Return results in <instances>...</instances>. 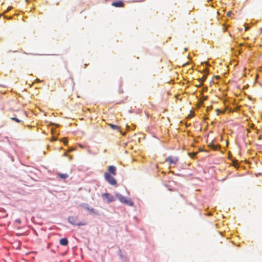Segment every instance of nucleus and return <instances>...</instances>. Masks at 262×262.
Returning a JSON list of instances; mask_svg holds the SVG:
<instances>
[{
    "label": "nucleus",
    "instance_id": "nucleus-6",
    "mask_svg": "<svg viewBox=\"0 0 262 262\" xmlns=\"http://www.w3.org/2000/svg\"><path fill=\"white\" fill-rule=\"evenodd\" d=\"M105 173H108L109 174L116 176L117 174V168L114 165H110L107 167V171Z\"/></svg>",
    "mask_w": 262,
    "mask_h": 262
},
{
    "label": "nucleus",
    "instance_id": "nucleus-3",
    "mask_svg": "<svg viewBox=\"0 0 262 262\" xmlns=\"http://www.w3.org/2000/svg\"><path fill=\"white\" fill-rule=\"evenodd\" d=\"M102 198L103 200H106L108 203L113 202L116 200L115 198L108 192L102 193Z\"/></svg>",
    "mask_w": 262,
    "mask_h": 262
},
{
    "label": "nucleus",
    "instance_id": "nucleus-12",
    "mask_svg": "<svg viewBox=\"0 0 262 262\" xmlns=\"http://www.w3.org/2000/svg\"><path fill=\"white\" fill-rule=\"evenodd\" d=\"M198 88H201V93L206 92L208 90V86L203 84H200L198 86Z\"/></svg>",
    "mask_w": 262,
    "mask_h": 262
},
{
    "label": "nucleus",
    "instance_id": "nucleus-18",
    "mask_svg": "<svg viewBox=\"0 0 262 262\" xmlns=\"http://www.w3.org/2000/svg\"><path fill=\"white\" fill-rule=\"evenodd\" d=\"M85 225V223H82V222H77V224H75V226H83V225Z\"/></svg>",
    "mask_w": 262,
    "mask_h": 262
},
{
    "label": "nucleus",
    "instance_id": "nucleus-23",
    "mask_svg": "<svg viewBox=\"0 0 262 262\" xmlns=\"http://www.w3.org/2000/svg\"><path fill=\"white\" fill-rule=\"evenodd\" d=\"M11 9H12V7H8V10H10Z\"/></svg>",
    "mask_w": 262,
    "mask_h": 262
},
{
    "label": "nucleus",
    "instance_id": "nucleus-11",
    "mask_svg": "<svg viewBox=\"0 0 262 262\" xmlns=\"http://www.w3.org/2000/svg\"><path fill=\"white\" fill-rule=\"evenodd\" d=\"M52 137L51 139V142H54V141H55L57 140H58V135H56V131L55 130H52Z\"/></svg>",
    "mask_w": 262,
    "mask_h": 262
},
{
    "label": "nucleus",
    "instance_id": "nucleus-8",
    "mask_svg": "<svg viewBox=\"0 0 262 262\" xmlns=\"http://www.w3.org/2000/svg\"><path fill=\"white\" fill-rule=\"evenodd\" d=\"M112 5L115 7L121 8L124 6V3L123 1H122V0H117V1H114L112 3Z\"/></svg>",
    "mask_w": 262,
    "mask_h": 262
},
{
    "label": "nucleus",
    "instance_id": "nucleus-17",
    "mask_svg": "<svg viewBox=\"0 0 262 262\" xmlns=\"http://www.w3.org/2000/svg\"><path fill=\"white\" fill-rule=\"evenodd\" d=\"M206 80V77H203L200 78L198 79V81L201 83L204 82Z\"/></svg>",
    "mask_w": 262,
    "mask_h": 262
},
{
    "label": "nucleus",
    "instance_id": "nucleus-15",
    "mask_svg": "<svg viewBox=\"0 0 262 262\" xmlns=\"http://www.w3.org/2000/svg\"><path fill=\"white\" fill-rule=\"evenodd\" d=\"M109 126L112 129H114V130L115 129L119 130V128H120V127L118 125H117L116 124H110Z\"/></svg>",
    "mask_w": 262,
    "mask_h": 262
},
{
    "label": "nucleus",
    "instance_id": "nucleus-2",
    "mask_svg": "<svg viewBox=\"0 0 262 262\" xmlns=\"http://www.w3.org/2000/svg\"><path fill=\"white\" fill-rule=\"evenodd\" d=\"M114 175L109 174L108 173H104V178L105 180L111 185L114 186H117V181L114 177Z\"/></svg>",
    "mask_w": 262,
    "mask_h": 262
},
{
    "label": "nucleus",
    "instance_id": "nucleus-13",
    "mask_svg": "<svg viewBox=\"0 0 262 262\" xmlns=\"http://www.w3.org/2000/svg\"><path fill=\"white\" fill-rule=\"evenodd\" d=\"M58 176L59 178H60L61 179H66L68 178L69 176L67 173H59L58 174Z\"/></svg>",
    "mask_w": 262,
    "mask_h": 262
},
{
    "label": "nucleus",
    "instance_id": "nucleus-4",
    "mask_svg": "<svg viewBox=\"0 0 262 262\" xmlns=\"http://www.w3.org/2000/svg\"><path fill=\"white\" fill-rule=\"evenodd\" d=\"M81 206L85 210L89 211L90 214H98V212L94 208L90 207L88 204L84 203L81 205Z\"/></svg>",
    "mask_w": 262,
    "mask_h": 262
},
{
    "label": "nucleus",
    "instance_id": "nucleus-16",
    "mask_svg": "<svg viewBox=\"0 0 262 262\" xmlns=\"http://www.w3.org/2000/svg\"><path fill=\"white\" fill-rule=\"evenodd\" d=\"M11 119L12 120L14 121L17 123H20L21 122V120L16 117H12Z\"/></svg>",
    "mask_w": 262,
    "mask_h": 262
},
{
    "label": "nucleus",
    "instance_id": "nucleus-1",
    "mask_svg": "<svg viewBox=\"0 0 262 262\" xmlns=\"http://www.w3.org/2000/svg\"><path fill=\"white\" fill-rule=\"evenodd\" d=\"M116 198L119 200V201L122 204L127 205L129 206H133L134 205V203L130 199H128L126 196H124L119 193V192H116L115 193Z\"/></svg>",
    "mask_w": 262,
    "mask_h": 262
},
{
    "label": "nucleus",
    "instance_id": "nucleus-25",
    "mask_svg": "<svg viewBox=\"0 0 262 262\" xmlns=\"http://www.w3.org/2000/svg\"><path fill=\"white\" fill-rule=\"evenodd\" d=\"M24 54H31L30 53H26L25 52H24Z\"/></svg>",
    "mask_w": 262,
    "mask_h": 262
},
{
    "label": "nucleus",
    "instance_id": "nucleus-27",
    "mask_svg": "<svg viewBox=\"0 0 262 262\" xmlns=\"http://www.w3.org/2000/svg\"><path fill=\"white\" fill-rule=\"evenodd\" d=\"M84 66H85V68L87 66V64H85Z\"/></svg>",
    "mask_w": 262,
    "mask_h": 262
},
{
    "label": "nucleus",
    "instance_id": "nucleus-21",
    "mask_svg": "<svg viewBox=\"0 0 262 262\" xmlns=\"http://www.w3.org/2000/svg\"><path fill=\"white\" fill-rule=\"evenodd\" d=\"M171 173H172L173 174H174V175H176V176H182V175L181 174H176L174 171H171L170 172Z\"/></svg>",
    "mask_w": 262,
    "mask_h": 262
},
{
    "label": "nucleus",
    "instance_id": "nucleus-26",
    "mask_svg": "<svg viewBox=\"0 0 262 262\" xmlns=\"http://www.w3.org/2000/svg\"><path fill=\"white\" fill-rule=\"evenodd\" d=\"M184 50L185 51H186L187 49V48H185Z\"/></svg>",
    "mask_w": 262,
    "mask_h": 262
},
{
    "label": "nucleus",
    "instance_id": "nucleus-9",
    "mask_svg": "<svg viewBox=\"0 0 262 262\" xmlns=\"http://www.w3.org/2000/svg\"><path fill=\"white\" fill-rule=\"evenodd\" d=\"M68 221L71 224L75 225V224H77V217L74 216H70L68 217Z\"/></svg>",
    "mask_w": 262,
    "mask_h": 262
},
{
    "label": "nucleus",
    "instance_id": "nucleus-7",
    "mask_svg": "<svg viewBox=\"0 0 262 262\" xmlns=\"http://www.w3.org/2000/svg\"><path fill=\"white\" fill-rule=\"evenodd\" d=\"M208 147L210 149L213 150H219L221 148V145L219 144L214 143L213 141L208 144Z\"/></svg>",
    "mask_w": 262,
    "mask_h": 262
},
{
    "label": "nucleus",
    "instance_id": "nucleus-5",
    "mask_svg": "<svg viewBox=\"0 0 262 262\" xmlns=\"http://www.w3.org/2000/svg\"><path fill=\"white\" fill-rule=\"evenodd\" d=\"M179 158L177 157L169 156L165 159L166 162H168L170 165H174L178 161Z\"/></svg>",
    "mask_w": 262,
    "mask_h": 262
},
{
    "label": "nucleus",
    "instance_id": "nucleus-19",
    "mask_svg": "<svg viewBox=\"0 0 262 262\" xmlns=\"http://www.w3.org/2000/svg\"><path fill=\"white\" fill-rule=\"evenodd\" d=\"M2 212L6 213V214L4 215V216H3L4 217H7L8 215V214L7 213H6V210L5 209H2Z\"/></svg>",
    "mask_w": 262,
    "mask_h": 262
},
{
    "label": "nucleus",
    "instance_id": "nucleus-10",
    "mask_svg": "<svg viewBox=\"0 0 262 262\" xmlns=\"http://www.w3.org/2000/svg\"><path fill=\"white\" fill-rule=\"evenodd\" d=\"M59 244L61 245V246H66L68 245L69 244V241L68 239L66 237H63V238H61L60 240H59Z\"/></svg>",
    "mask_w": 262,
    "mask_h": 262
},
{
    "label": "nucleus",
    "instance_id": "nucleus-24",
    "mask_svg": "<svg viewBox=\"0 0 262 262\" xmlns=\"http://www.w3.org/2000/svg\"><path fill=\"white\" fill-rule=\"evenodd\" d=\"M55 125L56 126V127H58L59 126V125L57 124H55Z\"/></svg>",
    "mask_w": 262,
    "mask_h": 262
},
{
    "label": "nucleus",
    "instance_id": "nucleus-14",
    "mask_svg": "<svg viewBox=\"0 0 262 262\" xmlns=\"http://www.w3.org/2000/svg\"><path fill=\"white\" fill-rule=\"evenodd\" d=\"M233 166L236 169H238L239 167V164L238 161L237 160H234L232 162Z\"/></svg>",
    "mask_w": 262,
    "mask_h": 262
},
{
    "label": "nucleus",
    "instance_id": "nucleus-20",
    "mask_svg": "<svg viewBox=\"0 0 262 262\" xmlns=\"http://www.w3.org/2000/svg\"><path fill=\"white\" fill-rule=\"evenodd\" d=\"M15 222L19 224H20L21 223V221L19 219H17L15 220Z\"/></svg>",
    "mask_w": 262,
    "mask_h": 262
},
{
    "label": "nucleus",
    "instance_id": "nucleus-22",
    "mask_svg": "<svg viewBox=\"0 0 262 262\" xmlns=\"http://www.w3.org/2000/svg\"><path fill=\"white\" fill-rule=\"evenodd\" d=\"M36 81L37 82H39V81H40V80H39V79H36Z\"/></svg>",
    "mask_w": 262,
    "mask_h": 262
}]
</instances>
